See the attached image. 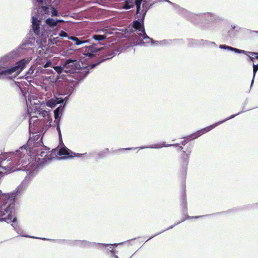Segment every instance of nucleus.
Returning a JSON list of instances; mask_svg holds the SVG:
<instances>
[{"instance_id": "2", "label": "nucleus", "mask_w": 258, "mask_h": 258, "mask_svg": "<svg viewBox=\"0 0 258 258\" xmlns=\"http://www.w3.org/2000/svg\"><path fill=\"white\" fill-rule=\"evenodd\" d=\"M65 71L73 74V77L78 81H81L89 74V69L81 68L80 62L77 60L67 59L63 64Z\"/></svg>"}, {"instance_id": "36", "label": "nucleus", "mask_w": 258, "mask_h": 258, "mask_svg": "<svg viewBox=\"0 0 258 258\" xmlns=\"http://www.w3.org/2000/svg\"><path fill=\"white\" fill-rule=\"evenodd\" d=\"M36 1L39 4H42L43 2V0H36Z\"/></svg>"}, {"instance_id": "1", "label": "nucleus", "mask_w": 258, "mask_h": 258, "mask_svg": "<svg viewBox=\"0 0 258 258\" xmlns=\"http://www.w3.org/2000/svg\"><path fill=\"white\" fill-rule=\"evenodd\" d=\"M15 197L13 194L0 195V221L8 223L16 221L14 217Z\"/></svg>"}, {"instance_id": "29", "label": "nucleus", "mask_w": 258, "mask_h": 258, "mask_svg": "<svg viewBox=\"0 0 258 258\" xmlns=\"http://www.w3.org/2000/svg\"><path fill=\"white\" fill-rule=\"evenodd\" d=\"M219 47L220 48L227 49L230 50V48H231V46H227L225 45H220Z\"/></svg>"}, {"instance_id": "20", "label": "nucleus", "mask_w": 258, "mask_h": 258, "mask_svg": "<svg viewBox=\"0 0 258 258\" xmlns=\"http://www.w3.org/2000/svg\"><path fill=\"white\" fill-rule=\"evenodd\" d=\"M60 110V107H58L54 111V117L56 120L59 117Z\"/></svg>"}, {"instance_id": "3", "label": "nucleus", "mask_w": 258, "mask_h": 258, "mask_svg": "<svg viewBox=\"0 0 258 258\" xmlns=\"http://www.w3.org/2000/svg\"><path fill=\"white\" fill-rule=\"evenodd\" d=\"M193 146L191 144L188 145V148L186 149L188 153H186L185 151H182V153L178 160V166L181 172L185 173L187 168L189 154L191 152V149Z\"/></svg>"}, {"instance_id": "21", "label": "nucleus", "mask_w": 258, "mask_h": 258, "mask_svg": "<svg viewBox=\"0 0 258 258\" xmlns=\"http://www.w3.org/2000/svg\"><path fill=\"white\" fill-rule=\"evenodd\" d=\"M41 9L44 12V13L46 15H49V8L48 6H42L41 7Z\"/></svg>"}, {"instance_id": "46", "label": "nucleus", "mask_w": 258, "mask_h": 258, "mask_svg": "<svg viewBox=\"0 0 258 258\" xmlns=\"http://www.w3.org/2000/svg\"><path fill=\"white\" fill-rule=\"evenodd\" d=\"M105 52H106V50H105L104 51H103V53H105Z\"/></svg>"}, {"instance_id": "13", "label": "nucleus", "mask_w": 258, "mask_h": 258, "mask_svg": "<svg viewBox=\"0 0 258 258\" xmlns=\"http://www.w3.org/2000/svg\"><path fill=\"white\" fill-rule=\"evenodd\" d=\"M22 155H20V153L19 151H17L16 153L15 154L14 159L15 160L14 163L13 164L15 166H18L20 164H21L23 161L21 160Z\"/></svg>"}, {"instance_id": "42", "label": "nucleus", "mask_w": 258, "mask_h": 258, "mask_svg": "<svg viewBox=\"0 0 258 258\" xmlns=\"http://www.w3.org/2000/svg\"><path fill=\"white\" fill-rule=\"evenodd\" d=\"M200 217H201V216H196V217H195V218H198ZM192 218H194V217H192Z\"/></svg>"}, {"instance_id": "38", "label": "nucleus", "mask_w": 258, "mask_h": 258, "mask_svg": "<svg viewBox=\"0 0 258 258\" xmlns=\"http://www.w3.org/2000/svg\"><path fill=\"white\" fill-rule=\"evenodd\" d=\"M178 145H179L178 144H175L171 145L170 146H173L174 147H178Z\"/></svg>"}, {"instance_id": "5", "label": "nucleus", "mask_w": 258, "mask_h": 258, "mask_svg": "<svg viewBox=\"0 0 258 258\" xmlns=\"http://www.w3.org/2000/svg\"><path fill=\"white\" fill-rule=\"evenodd\" d=\"M28 61L25 59H23L17 62L14 67L1 71L0 76L2 75H11L16 72L18 74H19L24 69L26 63Z\"/></svg>"}, {"instance_id": "26", "label": "nucleus", "mask_w": 258, "mask_h": 258, "mask_svg": "<svg viewBox=\"0 0 258 258\" xmlns=\"http://www.w3.org/2000/svg\"><path fill=\"white\" fill-rule=\"evenodd\" d=\"M249 54H250L251 56H253L255 58V56L258 55V52L247 51V54L246 55L247 56H249Z\"/></svg>"}, {"instance_id": "33", "label": "nucleus", "mask_w": 258, "mask_h": 258, "mask_svg": "<svg viewBox=\"0 0 258 258\" xmlns=\"http://www.w3.org/2000/svg\"><path fill=\"white\" fill-rule=\"evenodd\" d=\"M183 202L185 204V208L186 209V202H185V195H183Z\"/></svg>"}, {"instance_id": "35", "label": "nucleus", "mask_w": 258, "mask_h": 258, "mask_svg": "<svg viewBox=\"0 0 258 258\" xmlns=\"http://www.w3.org/2000/svg\"><path fill=\"white\" fill-rule=\"evenodd\" d=\"M57 38H54L52 40V42L53 43H56V40Z\"/></svg>"}, {"instance_id": "11", "label": "nucleus", "mask_w": 258, "mask_h": 258, "mask_svg": "<svg viewBox=\"0 0 258 258\" xmlns=\"http://www.w3.org/2000/svg\"><path fill=\"white\" fill-rule=\"evenodd\" d=\"M59 155H64L69 158H73L75 156V154L72 153V152H70V150L66 148H61L59 149L58 151Z\"/></svg>"}, {"instance_id": "6", "label": "nucleus", "mask_w": 258, "mask_h": 258, "mask_svg": "<svg viewBox=\"0 0 258 258\" xmlns=\"http://www.w3.org/2000/svg\"><path fill=\"white\" fill-rule=\"evenodd\" d=\"M133 27L138 30V35L142 37L144 39L146 40L147 42H149V40H151L146 34L144 25L140 22L138 20L133 21Z\"/></svg>"}, {"instance_id": "15", "label": "nucleus", "mask_w": 258, "mask_h": 258, "mask_svg": "<svg viewBox=\"0 0 258 258\" xmlns=\"http://www.w3.org/2000/svg\"><path fill=\"white\" fill-rule=\"evenodd\" d=\"M69 39L70 40L74 41L75 42V44L76 45H80V44H84V43H85L88 42V40H80L78 38H77V37H75V36H70V37H69Z\"/></svg>"}, {"instance_id": "4", "label": "nucleus", "mask_w": 258, "mask_h": 258, "mask_svg": "<svg viewBox=\"0 0 258 258\" xmlns=\"http://www.w3.org/2000/svg\"><path fill=\"white\" fill-rule=\"evenodd\" d=\"M48 150L44 149L37 152L35 160L39 165H42L50 161L53 157Z\"/></svg>"}, {"instance_id": "17", "label": "nucleus", "mask_w": 258, "mask_h": 258, "mask_svg": "<svg viewBox=\"0 0 258 258\" xmlns=\"http://www.w3.org/2000/svg\"><path fill=\"white\" fill-rule=\"evenodd\" d=\"M57 102H56V100H55V99H51L49 100L47 102L46 105L51 108H53L57 105Z\"/></svg>"}, {"instance_id": "27", "label": "nucleus", "mask_w": 258, "mask_h": 258, "mask_svg": "<svg viewBox=\"0 0 258 258\" xmlns=\"http://www.w3.org/2000/svg\"><path fill=\"white\" fill-rule=\"evenodd\" d=\"M59 36L60 37H68L69 38V36H68V34L67 32H66L65 31H61L59 34Z\"/></svg>"}, {"instance_id": "40", "label": "nucleus", "mask_w": 258, "mask_h": 258, "mask_svg": "<svg viewBox=\"0 0 258 258\" xmlns=\"http://www.w3.org/2000/svg\"><path fill=\"white\" fill-rule=\"evenodd\" d=\"M9 165H10V166H8V165H7L8 167L9 168H11V166H12V165L11 164V163H9Z\"/></svg>"}, {"instance_id": "8", "label": "nucleus", "mask_w": 258, "mask_h": 258, "mask_svg": "<svg viewBox=\"0 0 258 258\" xmlns=\"http://www.w3.org/2000/svg\"><path fill=\"white\" fill-rule=\"evenodd\" d=\"M135 4L137 8L136 13L141 14L144 13L145 14L147 10V4L146 0H135Z\"/></svg>"}, {"instance_id": "10", "label": "nucleus", "mask_w": 258, "mask_h": 258, "mask_svg": "<svg viewBox=\"0 0 258 258\" xmlns=\"http://www.w3.org/2000/svg\"><path fill=\"white\" fill-rule=\"evenodd\" d=\"M32 19L33 31L36 35L39 36L40 33V25H41V21L34 17H32Z\"/></svg>"}, {"instance_id": "9", "label": "nucleus", "mask_w": 258, "mask_h": 258, "mask_svg": "<svg viewBox=\"0 0 258 258\" xmlns=\"http://www.w3.org/2000/svg\"><path fill=\"white\" fill-rule=\"evenodd\" d=\"M225 120H223L217 123H216L214 124L211 125L210 126L205 127L201 130L197 131V133L192 134L190 136L192 139H197L199 137L201 136L202 135L212 130L214 127H215L217 125H219L223 122H224Z\"/></svg>"}, {"instance_id": "16", "label": "nucleus", "mask_w": 258, "mask_h": 258, "mask_svg": "<svg viewBox=\"0 0 258 258\" xmlns=\"http://www.w3.org/2000/svg\"><path fill=\"white\" fill-rule=\"evenodd\" d=\"M92 38L97 41L104 40L106 38L105 35L94 34L92 36Z\"/></svg>"}, {"instance_id": "34", "label": "nucleus", "mask_w": 258, "mask_h": 258, "mask_svg": "<svg viewBox=\"0 0 258 258\" xmlns=\"http://www.w3.org/2000/svg\"><path fill=\"white\" fill-rule=\"evenodd\" d=\"M191 218L190 217H189V216H187V217H186L185 218L181 220V222H183V221H184V220H185L186 219H189V218Z\"/></svg>"}, {"instance_id": "32", "label": "nucleus", "mask_w": 258, "mask_h": 258, "mask_svg": "<svg viewBox=\"0 0 258 258\" xmlns=\"http://www.w3.org/2000/svg\"><path fill=\"white\" fill-rule=\"evenodd\" d=\"M248 56L249 57L251 61H252V62L254 61V59L255 58V57H254L253 56H251L250 55V54H249V56Z\"/></svg>"}, {"instance_id": "39", "label": "nucleus", "mask_w": 258, "mask_h": 258, "mask_svg": "<svg viewBox=\"0 0 258 258\" xmlns=\"http://www.w3.org/2000/svg\"><path fill=\"white\" fill-rule=\"evenodd\" d=\"M67 43L69 45H71V42H70V41H67Z\"/></svg>"}, {"instance_id": "44", "label": "nucleus", "mask_w": 258, "mask_h": 258, "mask_svg": "<svg viewBox=\"0 0 258 258\" xmlns=\"http://www.w3.org/2000/svg\"><path fill=\"white\" fill-rule=\"evenodd\" d=\"M235 116V115H233V116H232L231 117H230V118H233V117H234Z\"/></svg>"}, {"instance_id": "43", "label": "nucleus", "mask_w": 258, "mask_h": 258, "mask_svg": "<svg viewBox=\"0 0 258 258\" xmlns=\"http://www.w3.org/2000/svg\"><path fill=\"white\" fill-rule=\"evenodd\" d=\"M255 59H258V55H257L256 56H255Z\"/></svg>"}, {"instance_id": "37", "label": "nucleus", "mask_w": 258, "mask_h": 258, "mask_svg": "<svg viewBox=\"0 0 258 258\" xmlns=\"http://www.w3.org/2000/svg\"><path fill=\"white\" fill-rule=\"evenodd\" d=\"M186 143H187V142H186V140H185L182 141L181 144L184 145Z\"/></svg>"}, {"instance_id": "22", "label": "nucleus", "mask_w": 258, "mask_h": 258, "mask_svg": "<svg viewBox=\"0 0 258 258\" xmlns=\"http://www.w3.org/2000/svg\"><path fill=\"white\" fill-rule=\"evenodd\" d=\"M51 16L52 17L58 16L57 10L55 8L51 7Z\"/></svg>"}, {"instance_id": "45", "label": "nucleus", "mask_w": 258, "mask_h": 258, "mask_svg": "<svg viewBox=\"0 0 258 258\" xmlns=\"http://www.w3.org/2000/svg\"><path fill=\"white\" fill-rule=\"evenodd\" d=\"M179 147H180V149H181V150H182V149H183V147H182V146H180Z\"/></svg>"}, {"instance_id": "30", "label": "nucleus", "mask_w": 258, "mask_h": 258, "mask_svg": "<svg viewBox=\"0 0 258 258\" xmlns=\"http://www.w3.org/2000/svg\"><path fill=\"white\" fill-rule=\"evenodd\" d=\"M111 253L114 255V257L116 258H118L117 255H115V253L116 252V250H115L113 248H111V249L110 250Z\"/></svg>"}, {"instance_id": "18", "label": "nucleus", "mask_w": 258, "mask_h": 258, "mask_svg": "<svg viewBox=\"0 0 258 258\" xmlns=\"http://www.w3.org/2000/svg\"><path fill=\"white\" fill-rule=\"evenodd\" d=\"M230 50L234 51V52L238 53H243L244 54H247V51H245V50H243L235 48L232 47H231V48H230Z\"/></svg>"}, {"instance_id": "25", "label": "nucleus", "mask_w": 258, "mask_h": 258, "mask_svg": "<svg viewBox=\"0 0 258 258\" xmlns=\"http://www.w3.org/2000/svg\"><path fill=\"white\" fill-rule=\"evenodd\" d=\"M258 70V63L257 64H253V78L255 77L256 72Z\"/></svg>"}, {"instance_id": "23", "label": "nucleus", "mask_w": 258, "mask_h": 258, "mask_svg": "<svg viewBox=\"0 0 258 258\" xmlns=\"http://www.w3.org/2000/svg\"><path fill=\"white\" fill-rule=\"evenodd\" d=\"M134 7V4L133 2H126L125 6L124 8L126 9H129L131 8H133Z\"/></svg>"}, {"instance_id": "19", "label": "nucleus", "mask_w": 258, "mask_h": 258, "mask_svg": "<svg viewBox=\"0 0 258 258\" xmlns=\"http://www.w3.org/2000/svg\"><path fill=\"white\" fill-rule=\"evenodd\" d=\"M53 68L58 74L62 73L64 69H65L63 66L62 67L60 66H56L54 67Z\"/></svg>"}, {"instance_id": "28", "label": "nucleus", "mask_w": 258, "mask_h": 258, "mask_svg": "<svg viewBox=\"0 0 258 258\" xmlns=\"http://www.w3.org/2000/svg\"><path fill=\"white\" fill-rule=\"evenodd\" d=\"M55 100L57 102V104L62 103L63 102V99L61 98H56Z\"/></svg>"}, {"instance_id": "31", "label": "nucleus", "mask_w": 258, "mask_h": 258, "mask_svg": "<svg viewBox=\"0 0 258 258\" xmlns=\"http://www.w3.org/2000/svg\"><path fill=\"white\" fill-rule=\"evenodd\" d=\"M51 62L50 61H48L44 65L45 68L49 67L51 66Z\"/></svg>"}, {"instance_id": "12", "label": "nucleus", "mask_w": 258, "mask_h": 258, "mask_svg": "<svg viewBox=\"0 0 258 258\" xmlns=\"http://www.w3.org/2000/svg\"><path fill=\"white\" fill-rule=\"evenodd\" d=\"M63 22L64 21L62 20H55L50 18H49L45 20V23L50 28H53L54 27L56 26L58 23Z\"/></svg>"}, {"instance_id": "24", "label": "nucleus", "mask_w": 258, "mask_h": 258, "mask_svg": "<svg viewBox=\"0 0 258 258\" xmlns=\"http://www.w3.org/2000/svg\"><path fill=\"white\" fill-rule=\"evenodd\" d=\"M7 161L6 159H4L2 157L0 156V169L3 167L4 165H5V162ZM1 172L0 171V173Z\"/></svg>"}, {"instance_id": "41", "label": "nucleus", "mask_w": 258, "mask_h": 258, "mask_svg": "<svg viewBox=\"0 0 258 258\" xmlns=\"http://www.w3.org/2000/svg\"><path fill=\"white\" fill-rule=\"evenodd\" d=\"M154 237V236H151V237H150V238H149L147 240H150V239H151V238H152V237Z\"/></svg>"}, {"instance_id": "14", "label": "nucleus", "mask_w": 258, "mask_h": 258, "mask_svg": "<svg viewBox=\"0 0 258 258\" xmlns=\"http://www.w3.org/2000/svg\"><path fill=\"white\" fill-rule=\"evenodd\" d=\"M114 52H111L110 53H108L107 54L105 55L104 57L102 59V60L99 62L98 63H96V64H93L91 66V68H93L94 67H95L96 65L99 64L100 62H103V61L105 60H107V59H110V58H111L112 57H113L114 56Z\"/></svg>"}, {"instance_id": "7", "label": "nucleus", "mask_w": 258, "mask_h": 258, "mask_svg": "<svg viewBox=\"0 0 258 258\" xmlns=\"http://www.w3.org/2000/svg\"><path fill=\"white\" fill-rule=\"evenodd\" d=\"M101 50V49L100 48H97L96 47L95 44H93L82 48L81 51L86 56L91 58L95 55V54L97 52L100 51Z\"/></svg>"}]
</instances>
